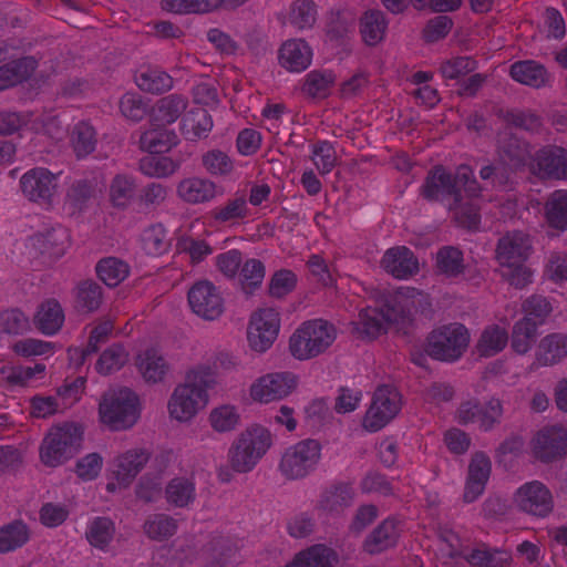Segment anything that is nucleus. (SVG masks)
<instances>
[{"mask_svg":"<svg viewBox=\"0 0 567 567\" xmlns=\"http://www.w3.org/2000/svg\"><path fill=\"white\" fill-rule=\"evenodd\" d=\"M100 419L113 431L132 427L138 416V398L127 388L106 392L99 406Z\"/></svg>","mask_w":567,"mask_h":567,"instance_id":"39448f33","label":"nucleus"},{"mask_svg":"<svg viewBox=\"0 0 567 567\" xmlns=\"http://www.w3.org/2000/svg\"><path fill=\"white\" fill-rule=\"evenodd\" d=\"M29 539V530L22 522H13L0 528V553L6 554L22 547Z\"/></svg>","mask_w":567,"mask_h":567,"instance_id":"052dcab7","label":"nucleus"},{"mask_svg":"<svg viewBox=\"0 0 567 567\" xmlns=\"http://www.w3.org/2000/svg\"><path fill=\"white\" fill-rule=\"evenodd\" d=\"M35 238L42 254L59 258L64 255L69 246L70 236L66 228L56 226L37 235Z\"/></svg>","mask_w":567,"mask_h":567,"instance_id":"c03bdc74","label":"nucleus"},{"mask_svg":"<svg viewBox=\"0 0 567 567\" xmlns=\"http://www.w3.org/2000/svg\"><path fill=\"white\" fill-rule=\"evenodd\" d=\"M272 444L271 433L261 425L243 431L228 450V462L237 473L250 472Z\"/></svg>","mask_w":567,"mask_h":567,"instance_id":"7ed1b4c3","label":"nucleus"},{"mask_svg":"<svg viewBox=\"0 0 567 567\" xmlns=\"http://www.w3.org/2000/svg\"><path fill=\"white\" fill-rule=\"evenodd\" d=\"M136 194V184L133 176L127 174L115 175L109 188V197L113 207L117 209L127 208Z\"/></svg>","mask_w":567,"mask_h":567,"instance_id":"ea45409f","label":"nucleus"},{"mask_svg":"<svg viewBox=\"0 0 567 567\" xmlns=\"http://www.w3.org/2000/svg\"><path fill=\"white\" fill-rule=\"evenodd\" d=\"M176 194L186 204L200 205L213 202L218 192L214 181L202 176H189L177 183Z\"/></svg>","mask_w":567,"mask_h":567,"instance_id":"a211bd4d","label":"nucleus"},{"mask_svg":"<svg viewBox=\"0 0 567 567\" xmlns=\"http://www.w3.org/2000/svg\"><path fill=\"white\" fill-rule=\"evenodd\" d=\"M465 558L474 567H504L509 560V555L505 550L480 547L472 549Z\"/></svg>","mask_w":567,"mask_h":567,"instance_id":"e2e57ef3","label":"nucleus"},{"mask_svg":"<svg viewBox=\"0 0 567 567\" xmlns=\"http://www.w3.org/2000/svg\"><path fill=\"white\" fill-rule=\"evenodd\" d=\"M266 268L261 260L247 259L239 269V284L246 295H252L259 289L265 279Z\"/></svg>","mask_w":567,"mask_h":567,"instance_id":"864d4df0","label":"nucleus"},{"mask_svg":"<svg viewBox=\"0 0 567 567\" xmlns=\"http://www.w3.org/2000/svg\"><path fill=\"white\" fill-rule=\"evenodd\" d=\"M400 523L386 518L380 523L365 538L363 548L369 554H379L396 545L401 535Z\"/></svg>","mask_w":567,"mask_h":567,"instance_id":"5701e85b","label":"nucleus"},{"mask_svg":"<svg viewBox=\"0 0 567 567\" xmlns=\"http://www.w3.org/2000/svg\"><path fill=\"white\" fill-rule=\"evenodd\" d=\"M99 192L94 178L75 179L66 189L64 206L71 215L81 214L97 198Z\"/></svg>","mask_w":567,"mask_h":567,"instance_id":"4be33fe9","label":"nucleus"},{"mask_svg":"<svg viewBox=\"0 0 567 567\" xmlns=\"http://www.w3.org/2000/svg\"><path fill=\"white\" fill-rule=\"evenodd\" d=\"M470 341L467 329L452 323L433 330L426 344V352L435 360L453 362L461 358Z\"/></svg>","mask_w":567,"mask_h":567,"instance_id":"0eeeda50","label":"nucleus"},{"mask_svg":"<svg viewBox=\"0 0 567 567\" xmlns=\"http://www.w3.org/2000/svg\"><path fill=\"white\" fill-rule=\"evenodd\" d=\"M491 470V460L485 453L476 452L473 454L463 494L465 503H473L483 494Z\"/></svg>","mask_w":567,"mask_h":567,"instance_id":"aec40b11","label":"nucleus"},{"mask_svg":"<svg viewBox=\"0 0 567 567\" xmlns=\"http://www.w3.org/2000/svg\"><path fill=\"white\" fill-rule=\"evenodd\" d=\"M481 194L482 187L474 171L466 164L458 165L454 174L443 166H435L421 186V195L425 199L442 203L454 220L468 229L476 228L481 221L476 203Z\"/></svg>","mask_w":567,"mask_h":567,"instance_id":"f257e3e1","label":"nucleus"},{"mask_svg":"<svg viewBox=\"0 0 567 567\" xmlns=\"http://www.w3.org/2000/svg\"><path fill=\"white\" fill-rule=\"evenodd\" d=\"M312 49L302 39L285 41L278 52L279 64L289 72H302L312 62Z\"/></svg>","mask_w":567,"mask_h":567,"instance_id":"412c9836","label":"nucleus"},{"mask_svg":"<svg viewBox=\"0 0 567 567\" xmlns=\"http://www.w3.org/2000/svg\"><path fill=\"white\" fill-rule=\"evenodd\" d=\"M436 265L441 272L455 277L464 269L463 252L455 247H443L437 251Z\"/></svg>","mask_w":567,"mask_h":567,"instance_id":"774afa93","label":"nucleus"},{"mask_svg":"<svg viewBox=\"0 0 567 567\" xmlns=\"http://www.w3.org/2000/svg\"><path fill=\"white\" fill-rule=\"evenodd\" d=\"M38 66L32 56L13 60L0 66V91L12 87L28 80Z\"/></svg>","mask_w":567,"mask_h":567,"instance_id":"c756f323","label":"nucleus"},{"mask_svg":"<svg viewBox=\"0 0 567 567\" xmlns=\"http://www.w3.org/2000/svg\"><path fill=\"white\" fill-rule=\"evenodd\" d=\"M136 367L148 383L162 382L169 370L166 359L156 349H146L140 353Z\"/></svg>","mask_w":567,"mask_h":567,"instance_id":"c85d7f7f","label":"nucleus"},{"mask_svg":"<svg viewBox=\"0 0 567 567\" xmlns=\"http://www.w3.org/2000/svg\"><path fill=\"white\" fill-rule=\"evenodd\" d=\"M334 80L331 71L313 70L306 75L301 90L312 99H324L329 95Z\"/></svg>","mask_w":567,"mask_h":567,"instance_id":"603ef678","label":"nucleus"},{"mask_svg":"<svg viewBox=\"0 0 567 567\" xmlns=\"http://www.w3.org/2000/svg\"><path fill=\"white\" fill-rule=\"evenodd\" d=\"M530 171L542 179H567V151L558 146L538 150L532 157Z\"/></svg>","mask_w":567,"mask_h":567,"instance_id":"4468645a","label":"nucleus"},{"mask_svg":"<svg viewBox=\"0 0 567 567\" xmlns=\"http://www.w3.org/2000/svg\"><path fill=\"white\" fill-rule=\"evenodd\" d=\"M64 311L56 299H47L40 303L34 315L35 328L45 336L59 332L64 323Z\"/></svg>","mask_w":567,"mask_h":567,"instance_id":"bb28decb","label":"nucleus"},{"mask_svg":"<svg viewBox=\"0 0 567 567\" xmlns=\"http://www.w3.org/2000/svg\"><path fill=\"white\" fill-rule=\"evenodd\" d=\"M195 482L190 477H174L167 483L165 487L166 502L174 507H187L195 501Z\"/></svg>","mask_w":567,"mask_h":567,"instance_id":"c9c22d12","label":"nucleus"},{"mask_svg":"<svg viewBox=\"0 0 567 567\" xmlns=\"http://www.w3.org/2000/svg\"><path fill=\"white\" fill-rule=\"evenodd\" d=\"M513 502L520 512L540 518L547 517L554 509L553 494L539 481H530L519 486Z\"/></svg>","mask_w":567,"mask_h":567,"instance_id":"9d476101","label":"nucleus"},{"mask_svg":"<svg viewBox=\"0 0 567 567\" xmlns=\"http://www.w3.org/2000/svg\"><path fill=\"white\" fill-rule=\"evenodd\" d=\"M508 342L507 331L496 324L484 329L477 342L476 350L481 357H493L501 352Z\"/></svg>","mask_w":567,"mask_h":567,"instance_id":"09e8293b","label":"nucleus"},{"mask_svg":"<svg viewBox=\"0 0 567 567\" xmlns=\"http://www.w3.org/2000/svg\"><path fill=\"white\" fill-rule=\"evenodd\" d=\"M357 14L352 9L331 10L327 20V34L330 39L339 40L354 31Z\"/></svg>","mask_w":567,"mask_h":567,"instance_id":"49530a36","label":"nucleus"},{"mask_svg":"<svg viewBox=\"0 0 567 567\" xmlns=\"http://www.w3.org/2000/svg\"><path fill=\"white\" fill-rule=\"evenodd\" d=\"M143 528L148 538L162 542L176 534L178 524L174 517L157 513L146 518Z\"/></svg>","mask_w":567,"mask_h":567,"instance_id":"3c124183","label":"nucleus"},{"mask_svg":"<svg viewBox=\"0 0 567 567\" xmlns=\"http://www.w3.org/2000/svg\"><path fill=\"white\" fill-rule=\"evenodd\" d=\"M115 530V524L111 518L97 516L87 523L85 537L91 546L106 550L114 538Z\"/></svg>","mask_w":567,"mask_h":567,"instance_id":"58836bf2","label":"nucleus"},{"mask_svg":"<svg viewBox=\"0 0 567 567\" xmlns=\"http://www.w3.org/2000/svg\"><path fill=\"white\" fill-rule=\"evenodd\" d=\"M202 166L210 176L226 177L234 169L233 158L220 150H209L202 155Z\"/></svg>","mask_w":567,"mask_h":567,"instance_id":"13d9d810","label":"nucleus"},{"mask_svg":"<svg viewBox=\"0 0 567 567\" xmlns=\"http://www.w3.org/2000/svg\"><path fill=\"white\" fill-rule=\"evenodd\" d=\"M547 224L558 230H567V189L549 194L544 206Z\"/></svg>","mask_w":567,"mask_h":567,"instance_id":"e433bc0d","label":"nucleus"},{"mask_svg":"<svg viewBox=\"0 0 567 567\" xmlns=\"http://www.w3.org/2000/svg\"><path fill=\"white\" fill-rule=\"evenodd\" d=\"M297 386V378L290 372L268 373L250 386V396L260 403H269L288 396Z\"/></svg>","mask_w":567,"mask_h":567,"instance_id":"ddd939ff","label":"nucleus"},{"mask_svg":"<svg viewBox=\"0 0 567 567\" xmlns=\"http://www.w3.org/2000/svg\"><path fill=\"white\" fill-rule=\"evenodd\" d=\"M537 323L528 318L516 321L512 329L511 347L517 354H526L533 347L537 336Z\"/></svg>","mask_w":567,"mask_h":567,"instance_id":"5fc2aeb1","label":"nucleus"},{"mask_svg":"<svg viewBox=\"0 0 567 567\" xmlns=\"http://www.w3.org/2000/svg\"><path fill=\"white\" fill-rule=\"evenodd\" d=\"M103 302V289L94 280L87 279L75 287V305L80 311L90 313L96 311Z\"/></svg>","mask_w":567,"mask_h":567,"instance_id":"a18cd8bd","label":"nucleus"},{"mask_svg":"<svg viewBox=\"0 0 567 567\" xmlns=\"http://www.w3.org/2000/svg\"><path fill=\"white\" fill-rule=\"evenodd\" d=\"M320 451V444L315 440H305L288 447L279 463L281 474L288 480L306 477L315 470Z\"/></svg>","mask_w":567,"mask_h":567,"instance_id":"1a4fd4ad","label":"nucleus"},{"mask_svg":"<svg viewBox=\"0 0 567 567\" xmlns=\"http://www.w3.org/2000/svg\"><path fill=\"white\" fill-rule=\"evenodd\" d=\"M240 414L236 406L224 404L213 409L209 413L212 427L219 433L230 432L237 427Z\"/></svg>","mask_w":567,"mask_h":567,"instance_id":"69168bd1","label":"nucleus"},{"mask_svg":"<svg viewBox=\"0 0 567 567\" xmlns=\"http://www.w3.org/2000/svg\"><path fill=\"white\" fill-rule=\"evenodd\" d=\"M187 300L192 311L204 320H216L224 312V298L208 280L195 282L188 290Z\"/></svg>","mask_w":567,"mask_h":567,"instance_id":"9b49d317","label":"nucleus"},{"mask_svg":"<svg viewBox=\"0 0 567 567\" xmlns=\"http://www.w3.org/2000/svg\"><path fill=\"white\" fill-rule=\"evenodd\" d=\"M143 250L150 256H159L169 248L167 233L161 224L151 225L141 235Z\"/></svg>","mask_w":567,"mask_h":567,"instance_id":"bf43d9fd","label":"nucleus"},{"mask_svg":"<svg viewBox=\"0 0 567 567\" xmlns=\"http://www.w3.org/2000/svg\"><path fill=\"white\" fill-rule=\"evenodd\" d=\"M523 318H528L529 322L543 324L553 311L549 300L540 295H532L522 305Z\"/></svg>","mask_w":567,"mask_h":567,"instance_id":"338daca9","label":"nucleus"},{"mask_svg":"<svg viewBox=\"0 0 567 567\" xmlns=\"http://www.w3.org/2000/svg\"><path fill=\"white\" fill-rule=\"evenodd\" d=\"M530 252V237L522 230L507 231L498 239L496 257L499 265L525 262Z\"/></svg>","mask_w":567,"mask_h":567,"instance_id":"f3484780","label":"nucleus"},{"mask_svg":"<svg viewBox=\"0 0 567 567\" xmlns=\"http://www.w3.org/2000/svg\"><path fill=\"white\" fill-rule=\"evenodd\" d=\"M182 166L181 159L167 156L146 155L140 159L138 169L151 178H166L175 174Z\"/></svg>","mask_w":567,"mask_h":567,"instance_id":"4c0bfd02","label":"nucleus"},{"mask_svg":"<svg viewBox=\"0 0 567 567\" xmlns=\"http://www.w3.org/2000/svg\"><path fill=\"white\" fill-rule=\"evenodd\" d=\"M567 357V334L553 332L543 337L536 348L535 360L540 367L559 363Z\"/></svg>","mask_w":567,"mask_h":567,"instance_id":"a878e982","label":"nucleus"},{"mask_svg":"<svg viewBox=\"0 0 567 567\" xmlns=\"http://www.w3.org/2000/svg\"><path fill=\"white\" fill-rule=\"evenodd\" d=\"M338 561V554L332 548L317 544L297 554L286 567H334Z\"/></svg>","mask_w":567,"mask_h":567,"instance_id":"cd10ccee","label":"nucleus"},{"mask_svg":"<svg viewBox=\"0 0 567 567\" xmlns=\"http://www.w3.org/2000/svg\"><path fill=\"white\" fill-rule=\"evenodd\" d=\"M353 497L354 492L350 484H337L321 494L319 508L328 513H339L352 504Z\"/></svg>","mask_w":567,"mask_h":567,"instance_id":"a19ab883","label":"nucleus"},{"mask_svg":"<svg viewBox=\"0 0 567 567\" xmlns=\"http://www.w3.org/2000/svg\"><path fill=\"white\" fill-rule=\"evenodd\" d=\"M177 143L178 136L176 133L162 126L150 128L142 133L140 137L141 148L151 154L168 152Z\"/></svg>","mask_w":567,"mask_h":567,"instance_id":"72a5a7b5","label":"nucleus"},{"mask_svg":"<svg viewBox=\"0 0 567 567\" xmlns=\"http://www.w3.org/2000/svg\"><path fill=\"white\" fill-rule=\"evenodd\" d=\"M70 142L78 158L86 157L95 150L96 132L90 123L79 122L71 131Z\"/></svg>","mask_w":567,"mask_h":567,"instance_id":"8fccbe9b","label":"nucleus"},{"mask_svg":"<svg viewBox=\"0 0 567 567\" xmlns=\"http://www.w3.org/2000/svg\"><path fill=\"white\" fill-rule=\"evenodd\" d=\"M415 289L400 288L383 295V302L379 308L389 323H405L411 319L415 308L413 296Z\"/></svg>","mask_w":567,"mask_h":567,"instance_id":"6ab92c4d","label":"nucleus"},{"mask_svg":"<svg viewBox=\"0 0 567 567\" xmlns=\"http://www.w3.org/2000/svg\"><path fill=\"white\" fill-rule=\"evenodd\" d=\"M137 86L153 94L164 93L173 87L172 76L159 69H146L135 76Z\"/></svg>","mask_w":567,"mask_h":567,"instance_id":"6e6d98bb","label":"nucleus"},{"mask_svg":"<svg viewBox=\"0 0 567 567\" xmlns=\"http://www.w3.org/2000/svg\"><path fill=\"white\" fill-rule=\"evenodd\" d=\"M188 100L181 94H169L157 101L153 107L152 118L159 125L174 123L186 110Z\"/></svg>","mask_w":567,"mask_h":567,"instance_id":"473e14b6","label":"nucleus"},{"mask_svg":"<svg viewBox=\"0 0 567 567\" xmlns=\"http://www.w3.org/2000/svg\"><path fill=\"white\" fill-rule=\"evenodd\" d=\"M212 128L213 120L205 109L192 110L182 120V134L189 141L207 137Z\"/></svg>","mask_w":567,"mask_h":567,"instance_id":"f704fd0d","label":"nucleus"},{"mask_svg":"<svg viewBox=\"0 0 567 567\" xmlns=\"http://www.w3.org/2000/svg\"><path fill=\"white\" fill-rule=\"evenodd\" d=\"M163 9L179 13H208L219 9L218 0H162Z\"/></svg>","mask_w":567,"mask_h":567,"instance_id":"0e129e2a","label":"nucleus"},{"mask_svg":"<svg viewBox=\"0 0 567 567\" xmlns=\"http://www.w3.org/2000/svg\"><path fill=\"white\" fill-rule=\"evenodd\" d=\"M81 441L82 432L78 425L65 423L54 426L41 443L40 460L49 467L62 465L78 453Z\"/></svg>","mask_w":567,"mask_h":567,"instance_id":"423d86ee","label":"nucleus"},{"mask_svg":"<svg viewBox=\"0 0 567 567\" xmlns=\"http://www.w3.org/2000/svg\"><path fill=\"white\" fill-rule=\"evenodd\" d=\"M381 268L395 279L405 280L419 272V260L405 246H395L385 250L380 261Z\"/></svg>","mask_w":567,"mask_h":567,"instance_id":"dca6fc26","label":"nucleus"},{"mask_svg":"<svg viewBox=\"0 0 567 567\" xmlns=\"http://www.w3.org/2000/svg\"><path fill=\"white\" fill-rule=\"evenodd\" d=\"M333 324L322 319L303 322L290 337L289 350L293 358L308 360L323 353L336 340Z\"/></svg>","mask_w":567,"mask_h":567,"instance_id":"20e7f679","label":"nucleus"},{"mask_svg":"<svg viewBox=\"0 0 567 567\" xmlns=\"http://www.w3.org/2000/svg\"><path fill=\"white\" fill-rule=\"evenodd\" d=\"M509 75L514 81L534 89L544 87L551 81V75L546 68L534 60L514 62L511 65Z\"/></svg>","mask_w":567,"mask_h":567,"instance_id":"393cba45","label":"nucleus"},{"mask_svg":"<svg viewBox=\"0 0 567 567\" xmlns=\"http://www.w3.org/2000/svg\"><path fill=\"white\" fill-rule=\"evenodd\" d=\"M58 176L44 167H34L25 172L19 185L22 194L30 202L51 205L58 188Z\"/></svg>","mask_w":567,"mask_h":567,"instance_id":"f8f14e48","label":"nucleus"},{"mask_svg":"<svg viewBox=\"0 0 567 567\" xmlns=\"http://www.w3.org/2000/svg\"><path fill=\"white\" fill-rule=\"evenodd\" d=\"M216 384L215 371L207 364L190 369L167 403L168 413L178 422L190 421L208 403L207 391Z\"/></svg>","mask_w":567,"mask_h":567,"instance_id":"f03ea898","label":"nucleus"},{"mask_svg":"<svg viewBox=\"0 0 567 567\" xmlns=\"http://www.w3.org/2000/svg\"><path fill=\"white\" fill-rule=\"evenodd\" d=\"M385 323L389 322L379 308L367 307L360 310L355 329L363 338L374 339L385 330Z\"/></svg>","mask_w":567,"mask_h":567,"instance_id":"de8ad7c7","label":"nucleus"},{"mask_svg":"<svg viewBox=\"0 0 567 567\" xmlns=\"http://www.w3.org/2000/svg\"><path fill=\"white\" fill-rule=\"evenodd\" d=\"M535 456L542 462H550L567 454V431L559 425L546 426L533 440Z\"/></svg>","mask_w":567,"mask_h":567,"instance_id":"2eb2a0df","label":"nucleus"},{"mask_svg":"<svg viewBox=\"0 0 567 567\" xmlns=\"http://www.w3.org/2000/svg\"><path fill=\"white\" fill-rule=\"evenodd\" d=\"M359 25L363 42L374 47L385 38L389 21L381 10H368L360 18Z\"/></svg>","mask_w":567,"mask_h":567,"instance_id":"7c9ffc66","label":"nucleus"},{"mask_svg":"<svg viewBox=\"0 0 567 567\" xmlns=\"http://www.w3.org/2000/svg\"><path fill=\"white\" fill-rule=\"evenodd\" d=\"M97 277L109 287H117L131 271L130 265L116 257H105L95 267Z\"/></svg>","mask_w":567,"mask_h":567,"instance_id":"37998d69","label":"nucleus"},{"mask_svg":"<svg viewBox=\"0 0 567 567\" xmlns=\"http://www.w3.org/2000/svg\"><path fill=\"white\" fill-rule=\"evenodd\" d=\"M239 563L238 548L229 539L218 537L210 543L205 567H233Z\"/></svg>","mask_w":567,"mask_h":567,"instance_id":"79ce46f5","label":"nucleus"},{"mask_svg":"<svg viewBox=\"0 0 567 567\" xmlns=\"http://www.w3.org/2000/svg\"><path fill=\"white\" fill-rule=\"evenodd\" d=\"M151 453L145 449H133L117 456L114 475L120 485L127 486L144 468Z\"/></svg>","mask_w":567,"mask_h":567,"instance_id":"b1692460","label":"nucleus"},{"mask_svg":"<svg viewBox=\"0 0 567 567\" xmlns=\"http://www.w3.org/2000/svg\"><path fill=\"white\" fill-rule=\"evenodd\" d=\"M317 6L312 0H296L290 8L288 20L299 30L310 29L317 21Z\"/></svg>","mask_w":567,"mask_h":567,"instance_id":"680f3d73","label":"nucleus"},{"mask_svg":"<svg viewBox=\"0 0 567 567\" xmlns=\"http://www.w3.org/2000/svg\"><path fill=\"white\" fill-rule=\"evenodd\" d=\"M249 215L250 209L246 196L238 194L209 212L210 218L216 224H234L249 217Z\"/></svg>","mask_w":567,"mask_h":567,"instance_id":"2f4dec72","label":"nucleus"},{"mask_svg":"<svg viewBox=\"0 0 567 567\" xmlns=\"http://www.w3.org/2000/svg\"><path fill=\"white\" fill-rule=\"evenodd\" d=\"M128 355V351L122 343H113L102 352L95 369L100 374H111L126 364Z\"/></svg>","mask_w":567,"mask_h":567,"instance_id":"4d7b16f0","label":"nucleus"},{"mask_svg":"<svg viewBox=\"0 0 567 567\" xmlns=\"http://www.w3.org/2000/svg\"><path fill=\"white\" fill-rule=\"evenodd\" d=\"M401 408L402 396L400 392L394 386L381 385L373 393L362 426L368 432H378L398 415Z\"/></svg>","mask_w":567,"mask_h":567,"instance_id":"6e6552de","label":"nucleus"}]
</instances>
